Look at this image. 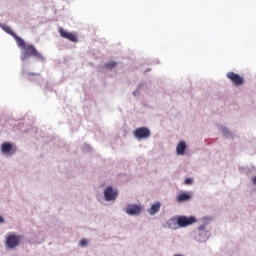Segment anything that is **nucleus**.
<instances>
[{"mask_svg": "<svg viewBox=\"0 0 256 256\" xmlns=\"http://www.w3.org/2000/svg\"><path fill=\"white\" fill-rule=\"evenodd\" d=\"M15 41L20 49H22L20 59L21 61H26L30 57H35V59H39V61H43L45 57L40 53L37 48L33 44L25 43V40L19 36H15Z\"/></svg>", "mask_w": 256, "mask_h": 256, "instance_id": "nucleus-1", "label": "nucleus"}, {"mask_svg": "<svg viewBox=\"0 0 256 256\" xmlns=\"http://www.w3.org/2000/svg\"><path fill=\"white\" fill-rule=\"evenodd\" d=\"M134 137L139 141L149 139L151 137V130L147 127H139L134 131Z\"/></svg>", "mask_w": 256, "mask_h": 256, "instance_id": "nucleus-2", "label": "nucleus"}, {"mask_svg": "<svg viewBox=\"0 0 256 256\" xmlns=\"http://www.w3.org/2000/svg\"><path fill=\"white\" fill-rule=\"evenodd\" d=\"M19 243H21V236L10 234L6 238V247H8V249H15V247H18Z\"/></svg>", "mask_w": 256, "mask_h": 256, "instance_id": "nucleus-3", "label": "nucleus"}, {"mask_svg": "<svg viewBox=\"0 0 256 256\" xmlns=\"http://www.w3.org/2000/svg\"><path fill=\"white\" fill-rule=\"evenodd\" d=\"M177 223L179 227H189V225H193V223H197V218L190 216H179L177 218Z\"/></svg>", "mask_w": 256, "mask_h": 256, "instance_id": "nucleus-4", "label": "nucleus"}, {"mask_svg": "<svg viewBox=\"0 0 256 256\" xmlns=\"http://www.w3.org/2000/svg\"><path fill=\"white\" fill-rule=\"evenodd\" d=\"M226 77L230 79V81L236 87H239L245 83V79H243V77H241L239 74H236L235 72H228Z\"/></svg>", "mask_w": 256, "mask_h": 256, "instance_id": "nucleus-5", "label": "nucleus"}, {"mask_svg": "<svg viewBox=\"0 0 256 256\" xmlns=\"http://www.w3.org/2000/svg\"><path fill=\"white\" fill-rule=\"evenodd\" d=\"M60 36L63 37V39H68V41H71L72 43H77L78 37L73 32H68L67 30L60 28L59 29Z\"/></svg>", "mask_w": 256, "mask_h": 256, "instance_id": "nucleus-6", "label": "nucleus"}, {"mask_svg": "<svg viewBox=\"0 0 256 256\" xmlns=\"http://www.w3.org/2000/svg\"><path fill=\"white\" fill-rule=\"evenodd\" d=\"M1 151L4 153V155H15L17 147L9 142H4L1 146Z\"/></svg>", "mask_w": 256, "mask_h": 256, "instance_id": "nucleus-7", "label": "nucleus"}, {"mask_svg": "<svg viewBox=\"0 0 256 256\" xmlns=\"http://www.w3.org/2000/svg\"><path fill=\"white\" fill-rule=\"evenodd\" d=\"M118 192L113 187L109 186L104 190V197L106 201H115L117 199Z\"/></svg>", "mask_w": 256, "mask_h": 256, "instance_id": "nucleus-8", "label": "nucleus"}, {"mask_svg": "<svg viewBox=\"0 0 256 256\" xmlns=\"http://www.w3.org/2000/svg\"><path fill=\"white\" fill-rule=\"evenodd\" d=\"M128 215H139L141 213V207L138 205H129L126 209Z\"/></svg>", "mask_w": 256, "mask_h": 256, "instance_id": "nucleus-9", "label": "nucleus"}, {"mask_svg": "<svg viewBox=\"0 0 256 256\" xmlns=\"http://www.w3.org/2000/svg\"><path fill=\"white\" fill-rule=\"evenodd\" d=\"M185 149H187V144L185 141H180L176 146L177 155H185Z\"/></svg>", "mask_w": 256, "mask_h": 256, "instance_id": "nucleus-10", "label": "nucleus"}, {"mask_svg": "<svg viewBox=\"0 0 256 256\" xmlns=\"http://www.w3.org/2000/svg\"><path fill=\"white\" fill-rule=\"evenodd\" d=\"M161 209V203L160 202H155L152 204L150 209H148V213L150 215H155V213H159V210Z\"/></svg>", "mask_w": 256, "mask_h": 256, "instance_id": "nucleus-11", "label": "nucleus"}, {"mask_svg": "<svg viewBox=\"0 0 256 256\" xmlns=\"http://www.w3.org/2000/svg\"><path fill=\"white\" fill-rule=\"evenodd\" d=\"M191 199V194L189 193H182L177 196L178 203H183V201H189Z\"/></svg>", "mask_w": 256, "mask_h": 256, "instance_id": "nucleus-12", "label": "nucleus"}, {"mask_svg": "<svg viewBox=\"0 0 256 256\" xmlns=\"http://www.w3.org/2000/svg\"><path fill=\"white\" fill-rule=\"evenodd\" d=\"M116 66H117V62L116 61H110V62H107L104 65L105 69H113Z\"/></svg>", "mask_w": 256, "mask_h": 256, "instance_id": "nucleus-13", "label": "nucleus"}, {"mask_svg": "<svg viewBox=\"0 0 256 256\" xmlns=\"http://www.w3.org/2000/svg\"><path fill=\"white\" fill-rule=\"evenodd\" d=\"M4 31H6V33H8L9 35H12V37L15 39V37H17V34H15L13 32V30L11 29V27L9 26H5L4 27Z\"/></svg>", "mask_w": 256, "mask_h": 256, "instance_id": "nucleus-14", "label": "nucleus"}, {"mask_svg": "<svg viewBox=\"0 0 256 256\" xmlns=\"http://www.w3.org/2000/svg\"><path fill=\"white\" fill-rule=\"evenodd\" d=\"M89 244V241H87V239H82L79 243L80 247H85L86 245Z\"/></svg>", "mask_w": 256, "mask_h": 256, "instance_id": "nucleus-15", "label": "nucleus"}, {"mask_svg": "<svg viewBox=\"0 0 256 256\" xmlns=\"http://www.w3.org/2000/svg\"><path fill=\"white\" fill-rule=\"evenodd\" d=\"M184 183H185V185H191V183H193V179L186 178Z\"/></svg>", "mask_w": 256, "mask_h": 256, "instance_id": "nucleus-16", "label": "nucleus"}, {"mask_svg": "<svg viewBox=\"0 0 256 256\" xmlns=\"http://www.w3.org/2000/svg\"><path fill=\"white\" fill-rule=\"evenodd\" d=\"M253 185H256V176L252 178Z\"/></svg>", "mask_w": 256, "mask_h": 256, "instance_id": "nucleus-17", "label": "nucleus"}, {"mask_svg": "<svg viewBox=\"0 0 256 256\" xmlns=\"http://www.w3.org/2000/svg\"><path fill=\"white\" fill-rule=\"evenodd\" d=\"M0 223H5V219H3L2 216H0Z\"/></svg>", "mask_w": 256, "mask_h": 256, "instance_id": "nucleus-18", "label": "nucleus"}, {"mask_svg": "<svg viewBox=\"0 0 256 256\" xmlns=\"http://www.w3.org/2000/svg\"><path fill=\"white\" fill-rule=\"evenodd\" d=\"M203 229H205V226H204V225H202V226L199 227V231H203Z\"/></svg>", "mask_w": 256, "mask_h": 256, "instance_id": "nucleus-19", "label": "nucleus"}, {"mask_svg": "<svg viewBox=\"0 0 256 256\" xmlns=\"http://www.w3.org/2000/svg\"><path fill=\"white\" fill-rule=\"evenodd\" d=\"M36 75H38V77H40V76H41V74H36Z\"/></svg>", "mask_w": 256, "mask_h": 256, "instance_id": "nucleus-20", "label": "nucleus"}]
</instances>
